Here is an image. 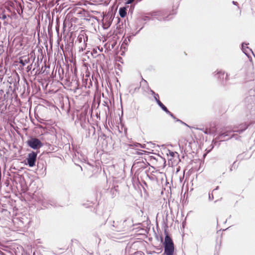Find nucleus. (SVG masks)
<instances>
[{"label": "nucleus", "mask_w": 255, "mask_h": 255, "mask_svg": "<svg viewBox=\"0 0 255 255\" xmlns=\"http://www.w3.org/2000/svg\"><path fill=\"white\" fill-rule=\"evenodd\" d=\"M164 253L166 255H172L174 251L173 243L171 238L166 236L164 241Z\"/></svg>", "instance_id": "nucleus-1"}, {"label": "nucleus", "mask_w": 255, "mask_h": 255, "mask_svg": "<svg viewBox=\"0 0 255 255\" xmlns=\"http://www.w3.org/2000/svg\"><path fill=\"white\" fill-rule=\"evenodd\" d=\"M28 145L33 149L39 148L42 146V143L37 138H33L28 141Z\"/></svg>", "instance_id": "nucleus-2"}, {"label": "nucleus", "mask_w": 255, "mask_h": 255, "mask_svg": "<svg viewBox=\"0 0 255 255\" xmlns=\"http://www.w3.org/2000/svg\"><path fill=\"white\" fill-rule=\"evenodd\" d=\"M37 157V153L32 151L28 154V157L26 159L27 164L30 167H33L35 165Z\"/></svg>", "instance_id": "nucleus-3"}, {"label": "nucleus", "mask_w": 255, "mask_h": 255, "mask_svg": "<svg viewBox=\"0 0 255 255\" xmlns=\"http://www.w3.org/2000/svg\"><path fill=\"white\" fill-rule=\"evenodd\" d=\"M157 103L158 105L162 108V109L166 113L169 114L171 116H172V115L171 113L167 110L166 107L159 100H157Z\"/></svg>", "instance_id": "nucleus-4"}, {"label": "nucleus", "mask_w": 255, "mask_h": 255, "mask_svg": "<svg viewBox=\"0 0 255 255\" xmlns=\"http://www.w3.org/2000/svg\"><path fill=\"white\" fill-rule=\"evenodd\" d=\"M119 14L122 17H124L127 14L126 8L125 7H121L119 9Z\"/></svg>", "instance_id": "nucleus-5"}, {"label": "nucleus", "mask_w": 255, "mask_h": 255, "mask_svg": "<svg viewBox=\"0 0 255 255\" xmlns=\"http://www.w3.org/2000/svg\"><path fill=\"white\" fill-rule=\"evenodd\" d=\"M242 50L243 52L246 54L248 55V50L251 51V49H249L248 47H247V49L245 48V44L244 43L242 44Z\"/></svg>", "instance_id": "nucleus-6"}, {"label": "nucleus", "mask_w": 255, "mask_h": 255, "mask_svg": "<svg viewBox=\"0 0 255 255\" xmlns=\"http://www.w3.org/2000/svg\"><path fill=\"white\" fill-rule=\"evenodd\" d=\"M177 153L176 152H173L172 151H169V155L172 157H173L174 156L175 154H176Z\"/></svg>", "instance_id": "nucleus-7"}, {"label": "nucleus", "mask_w": 255, "mask_h": 255, "mask_svg": "<svg viewBox=\"0 0 255 255\" xmlns=\"http://www.w3.org/2000/svg\"><path fill=\"white\" fill-rule=\"evenodd\" d=\"M134 0H128L127 2L128 4H130L132 3Z\"/></svg>", "instance_id": "nucleus-8"}, {"label": "nucleus", "mask_w": 255, "mask_h": 255, "mask_svg": "<svg viewBox=\"0 0 255 255\" xmlns=\"http://www.w3.org/2000/svg\"><path fill=\"white\" fill-rule=\"evenodd\" d=\"M247 128V127L246 125H245V126H244V128H242V129L241 130V131H243V130H245V129H246V128Z\"/></svg>", "instance_id": "nucleus-9"}, {"label": "nucleus", "mask_w": 255, "mask_h": 255, "mask_svg": "<svg viewBox=\"0 0 255 255\" xmlns=\"http://www.w3.org/2000/svg\"><path fill=\"white\" fill-rule=\"evenodd\" d=\"M158 97V95H157V94L155 95V96H154V99H155V100H156V102H157V100H158V99H157V97Z\"/></svg>", "instance_id": "nucleus-10"}, {"label": "nucleus", "mask_w": 255, "mask_h": 255, "mask_svg": "<svg viewBox=\"0 0 255 255\" xmlns=\"http://www.w3.org/2000/svg\"><path fill=\"white\" fill-rule=\"evenodd\" d=\"M138 144V145L140 146V147H142V146L140 145V144Z\"/></svg>", "instance_id": "nucleus-11"}, {"label": "nucleus", "mask_w": 255, "mask_h": 255, "mask_svg": "<svg viewBox=\"0 0 255 255\" xmlns=\"http://www.w3.org/2000/svg\"><path fill=\"white\" fill-rule=\"evenodd\" d=\"M236 2H235V1H233V3H234V4H236Z\"/></svg>", "instance_id": "nucleus-12"}]
</instances>
